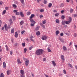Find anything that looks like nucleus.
Here are the masks:
<instances>
[{
    "label": "nucleus",
    "mask_w": 77,
    "mask_h": 77,
    "mask_svg": "<svg viewBox=\"0 0 77 77\" xmlns=\"http://www.w3.org/2000/svg\"><path fill=\"white\" fill-rule=\"evenodd\" d=\"M43 50L41 49H38L35 52V53L37 54V55H38V56H39V55H41V54H42V53H43Z\"/></svg>",
    "instance_id": "f257e3e1"
},
{
    "label": "nucleus",
    "mask_w": 77,
    "mask_h": 77,
    "mask_svg": "<svg viewBox=\"0 0 77 77\" xmlns=\"http://www.w3.org/2000/svg\"><path fill=\"white\" fill-rule=\"evenodd\" d=\"M69 21H66L65 22V23L66 24H68L71 23V21H72V18H71V17H69Z\"/></svg>",
    "instance_id": "f03ea898"
},
{
    "label": "nucleus",
    "mask_w": 77,
    "mask_h": 77,
    "mask_svg": "<svg viewBox=\"0 0 77 77\" xmlns=\"http://www.w3.org/2000/svg\"><path fill=\"white\" fill-rule=\"evenodd\" d=\"M29 60L28 59H26L25 62V64L26 66H28L29 65Z\"/></svg>",
    "instance_id": "7ed1b4c3"
},
{
    "label": "nucleus",
    "mask_w": 77,
    "mask_h": 77,
    "mask_svg": "<svg viewBox=\"0 0 77 77\" xmlns=\"http://www.w3.org/2000/svg\"><path fill=\"white\" fill-rule=\"evenodd\" d=\"M61 59H62V62H64V61H65V57H64V56L62 55L61 56Z\"/></svg>",
    "instance_id": "20e7f679"
},
{
    "label": "nucleus",
    "mask_w": 77,
    "mask_h": 77,
    "mask_svg": "<svg viewBox=\"0 0 77 77\" xmlns=\"http://www.w3.org/2000/svg\"><path fill=\"white\" fill-rule=\"evenodd\" d=\"M47 39V37L46 36H43L42 37V40H46Z\"/></svg>",
    "instance_id": "39448f33"
},
{
    "label": "nucleus",
    "mask_w": 77,
    "mask_h": 77,
    "mask_svg": "<svg viewBox=\"0 0 77 77\" xmlns=\"http://www.w3.org/2000/svg\"><path fill=\"white\" fill-rule=\"evenodd\" d=\"M4 26L5 27V30H8V29L10 28V27H7V25L6 24Z\"/></svg>",
    "instance_id": "423d86ee"
},
{
    "label": "nucleus",
    "mask_w": 77,
    "mask_h": 77,
    "mask_svg": "<svg viewBox=\"0 0 77 77\" xmlns=\"http://www.w3.org/2000/svg\"><path fill=\"white\" fill-rule=\"evenodd\" d=\"M20 74H21V75H24L25 74L24 71V70H20Z\"/></svg>",
    "instance_id": "0eeeda50"
},
{
    "label": "nucleus",
    "mask_w": 77,
    "mask_h": 77,
    "mask_svg": "<svg viewBox=\"0 0 77 77\" xmlns=\"http://www.w3.org/2000/svg\"><path fill=\"white\" fill-rule=\"evenodd\" d=\"M29 20L31 23H32L34 24H35L36 23V22L34 21V20L33 19H30Z\"/></svg>",
    "instance_id": "6e6552de"
},
{
    "label": "nucleus",
    "mask_w": 77,
    "mask_h": 77,
    "mask_svg": "<svg viewBox=\"0 0 77 77\" xmlns=\"http://www.w3.org/2000/svg\"><path fill=\"white\" fill-rule=\"evenodd\" d=\"M17 62L18 64H21L22 63V62L20 61V59H18L17 60Z\"/></svg>",
    "instance_id": "1a4fd4ad"
},
{
    "label": "nucleus",
    "mask_w": 77,
    "mask_h": 77,
    "mask_svg": "<svg viewBox=\"0 0 77 77\" xmlns=\"http://www.w3.org/2000/svg\"><path fill=\"white\" fill-rule=\"evenodd\" d=\"M20 16L22 17H24V14H23V13L22 12H20Z\"/></svg>",
    "instance_id": "9d476101"
},
{
    "label": "nucleus",
    "mask_w": 77,
    "mask_h": 77,
    "mask_svg": "<svg viewBox=\"0 0 77 77\" xmlns=\"http://www.w3.org/2000/svg\"><path fill=\"white\" fill-rule=\"evenodd\" d=\"M34 17H35V14H31L30 17V19H32Z\"/></svg>",
    "instance_id": "9b49d317"
},
{
    "label": "nucleus",
    "mask_w": 77,
    "mask_h": 77,
    "mask_svg": "<svg viewBox=\"0 0 77 77\" xmlns=\"http://www.w3.org/2000/svg\"><path fill=\"white\" fill-rule=\"evenodd\" d=\"M3 68H5V67L6 66V64L5 62H3Z\"/></svg>",
    "instance_id": "f8f14e48"
},
{
    "label": "nucleus",
    "mask_w": 77,
    "mask_h": 77,
    "mask_svg": "<svg viewBox=\"0 0 77 77\" xmlns=\"http://www.w3.org/2000/svg\"><path fill=\"white\" fill-rule=\"evenodd\" d=\"M52 63L53 65V66H56V63H55V61H52Z\"/></svg>",
    "instance_id": "ddd939ff"
},
{
    "label": "nucleus",
    "mask_w": 77,
    "mask_h": 77,
    "mask_svg": "<svg viewBox=\"0 0 77 77\" xmlns=\"http://www.w3.org/2000/svg\"><path fill=\"white\" fill-rule=\"evenodd\" d=\"M7 75H9L11 74V71L9 70H8L7 72Z\"/></svg>",
    "instance_id": "4468645a"
},
{
    "label": "nucleus",
    "mask_w": 77,
    "mask_h": 77,
    "mask_svg": "<svg viewBox=\"0 0 77 77\" xmlns=\"http://www.w3.org/2000/svg\"><path fill=\"white\" fill-rule=\"evenodd\" d=\"M59 33H60L59 31H57L56 32V36H58V35Z\"/></svg>",
    "instance_id": "2eb2a0df"
},
{
    "label": "nucleus",
    "mask_w": 77,
    "mask_h": 77,
    "mask_svg": "<svg viewBox=\"0 0 77 77\" xmlns=\"http://www.w3.org/2000/svg\"><path fill=\"white\" fill-rule=\"evenodd\" d=\"M18 33H17V32H15V38H17L18 37Z\"/></svg>",
    "instance_id": "dca6fc26"
},
{
    "label": "nucleus",
    "mask_w": 77,
    "mask_h": 77,
    "mask_svg": "<svg viewBox=\"0 0 77 77\" xmlns=\"http://www.w3.org/2000/svg\"><path fill=\"white\" fill-rule=\"evenodd\" d=\"M36 34L37 35L39 36V35H40V34H41V33H40L39 31H38L36 32Z\"/></svg>",
    "instance_id": "f3484780"
},
{
    "label": "nucleus",
    "mask_w": 77,
    "mask_h": 77,
    "mask_svg": "<svg viewBox=\"0 0 77 77\" xmlns=\"http://www.w3.org/2000/svg\"><path fill=\"white\" fill-rule=\"evenodd\" d=\"M11 33H14V29L13 28L11 30Z\"/></svg>",
    "instance_id": "a211bd4d"
},
{
    "label": "nucleus",
    "mask_w": 77,
    "mask_h": 77,
    "mask_svg": "<svg viewBox=\"0 0 77 77\" xmlns=\"http://www.w3.org/2000/svg\"><path fill=\"white\" fill-rule=\"evenodd\" d=\"M63 49L64 50V51H66V47L65 46H63Z\"/></svg>",
    "instance_id": "6ab92c4d"
},
{
    "label": "nucleus",
    "mask_w": 77,
    "mask_h": 77,
    "mask_svg": "<svg viewBox=\"0 0 77 77\" xmlns=\"http://www.w3.org/2000/svg\"><path fill=\"white\" fill-rule=\"evenodd\" d=\"M66 21L65 20H63L62 21V25H65V23Z\"/></svg>",
    "instance_id": "aec40b11"
},
{
    "label": "nucleus",
    "mask_w": 77,
    "mask_h": 77,
    "mask_svg": "<svg viewBox=\"0 0 77 77\" xmlns=\"http://www.w3.org/2000/svg\"><path fill=\"white\" fill-rule=\"evenodd\" d=\"M39 28H40V26H38L36 27L35 28V30H38L39 29Z\"/></svg>",
    "instance_id": "412c9836"
},
{
    "label": "nucleus",
    "mask_w": 77,
    "mask_h": 77,
    "mask_svg": "<svg viewBox=\"0 0 77 77\" xmlns=\"http://www.w3.org/2000/svg\"><path fill=\"white\" fill-rule=\"evenodd\" d=\"M46 23V20H44L42 21V24H45Z\"/></svg>",
    "instance_id": "4be33fe9"
},
{
    "label": "nucleus",
    "mask_w": 77,
    "mask_h": 77,
    "mask_svg": "<svg viewBox=\"0 0 77 77\" xmlns=\"http://www.w3.org/2000/svg\"><path fill=\"white\" fill-rule=\"evenodd\" d=\"M52 6V4L51 3H50L49 5H48V7H49V8H51V6Z\"/></svg>",
    "instance_id": "5701e85b"
},
{
    "label": "nucleus",
    "mask_w": 77,
    "mask_h": 77,
    "mask_svg": "<svg viewBox=\"0 0 77 77\" xmlns=\"http://www.w3.org/2000/svg\"><path fill=\"white\" fill-rule=\"evenodd\" d=\"M0 77H4V74H3V73H2L1 74Z\"/></svg>",
    "instance_id": "b1692460"
},
{
    "label": "nucleus",
    "mask_w": 77,
    "mask_h": 77,
    "mask_svg": "<svg viewBox=\"0 0 77 77\" xmlns=\"http://www.w3.org/2000/svg\"><path fill=\"white\" fill-rule=\"evenodd\" d=\"M59 13H57L55 14L54 15L55 17H58L59 16Z\"/></svg>",
    "instance_id": "393cba45"
},
{
    "label": "nucleus",
    "mask_w": 77,
    "mask_h": 77,
    "mask_svg": "<svg viewBox=\"0 0 77 77\" xmlns=\"http://www.w3.org/2000/svg\"><path fill=\"white\" fill-rule=\"evenodd\" d=\"M56 22L57 23H59V20L58 19H56Z\"/></svg>",
    "instance_id": "a878e982"
},
{
    "label": "nucleus",
    "mask_w": 77,
    "mask_h": 77,
    "mask_svg": "<svg viewBox=\"0 0 77 77\" xmlns=\"http://www.w3.org/2000/svg\"><path fill=\"white\" fill-rule=\"evenodd\" d=\"M23 24H24V21H22L20 22V25H23Z\"/></svg>",
    "instance_id": "bb28decb"
},
{
    "label": "nucleus",
    "mask_w": 77,
    "mask_h": 77,
    "mask_svg": "<svg viewBox=\"0 0 77 77\" xmlns=\"http://www.w3.org/2000/svg\"><path fill=\"white\" fill-rule=\"evenodd\" d=\"M6 10H4L2 12V15H5L6 14Z\"/></svg>",
    "instance_id": "cd10ccee"
},
{
    "label": "nucleus",
    "mask_w": 77,
    "mask_h": 77,
    "mask_svg": "<svg viewBox=\"0 0 77 77\" xmlns=\"http://www.w3.org/2000/svg\"><path fill=\"white\" fill-rule=\"evenodd\" d=\"M5 47L6 48V50L7 51H9V48H8V47L7 45H5Z\"/></svg>",
    "instance_id": "c85d7f7f"
},
{
    "label": "nucleus",
    "mask_w": 77,
    "mask_h": 77,
    "mask_svg": "<svg viewBox=\"0 0 77 77\" xmlns=\"http://www.w3.org/2000/svg\"><path fill=\"white\" fill-rule=\"evenodd\" d=\"M30 14H31V13H30V12L29 11L27 13V15H30Z\"/></svg>",
    "instance_id": "c756f323"
},
{
    "label": "nucleus",
    "mask_w": 77,
    "mask_h": 77,
    "mask_svg": "<svg viewBox=\"0 0 77 77\" xmlns=\"http://www.w3.org/2000/svg\"><path fill=\"white\" fill-rule=\"evenodd\" d=\"M63 73L64 74H66V70L64 69L63 71Z\"/></svg>",
    "instance_id": "7c9ffc66"
},
{
    "label": "nucleus",
    "mask_w": 77,
    "mask_h": 77,
    "mask_svg": "<svg viewBox=\"0 0 77 77\" xmlns=\"http://www.w3.org/2000/svg\"><path fill=\"white\" fill-rule=\"evenodd\" d=\"M13 8H16L17 7V5L15 4L13 5Z\"/></svg>",
    "instance_id": "2f4dec72"
},
{
    "label": "nucleus",
    "mask_w": 77,
    "mask_h": 77,
    "mask_svg": "<svg viewBox=\"0 0 77 77\" xmlns=\"http://www.w3.org/2000/svg\"><path fill=\"white\" fill-rule=\"evenodd\" d=\"M48 52H51V50H50V48H48Z\"/></svg>",
    "instance_id": "473e14b6"
},
{
    "label": "nucleus",
    "mask_w": 77,
    "mask_h": 77,
    "mask_svg": "<svg viewBox=\"0 0 77 77\" xmlns=\"http://www.w3.org/2000/svg\"><path fill=\"white\" fill-rule=\"evenodd\" d=\"M10 24H12V19H11L10 20Z\"/></svg>",
    "instance_id": "72a5a7b5"
},
{
    "label": "nucleus",
    "mask_w": 77,
    "mask_h": 77,
    "mask_svg": "<svg viewBox=\"0 0 77 77\" xmlns=\"http://www.w3.org/2000/svg\"><path fill=\"white\" fill-rule=\"evenodd\" d=\"M73 11H74V10L72 9H71L70 10V12L71 13Z\"/></svg>",
    "instance_id": "f704fd0d"
},
{
    "label": "nucleus",
    "mask_w": 77,
    "mask_h": 77,
    "mask_svg": "<svg viewBox=\"0 0 77 77\" xmlns=\"http://www.w3.org/2000/svg\"><path fill=\"white\" fill-rule=\"evenodd\" d=\"M33 46H32L31 47H30L29 48V50H32V48H33Z\"/></svg>",
    "instance_id": "c9c22d12"
},
{
    "label": "nucleus",
    "mask_w": 77,
    "mask_h": 77,
    "mask_svg": "<svg viewBox=\"0 0 77 77\" xmlns=\"http://www.w3.org/2000/svg\"><path fill=\"white\" fill-rule=\"evenodd\" d=\"M24 53H26V51H27V48H25L24 49Z\"/></svg>",
    "instance_id": "e433bc0d"
},
{
    "label": "nucleus",
    "mask_w": 77,
    "mask_h": 77,
    "mask_svg": "<svg viewBox=\"0 0 77 77\" xmlns=\"http://www.w3.org/2000/svg\"><path fill=\"white\" fill-rule=\"evenodd\" d=\"M60 36H63V32L61 33L60 34Z\"/></svg>",
    "instance_id": "4c0bfd02"
},
{
    "label": "nucleus",
    "mask_w": 77,
    "mask_h": 77,
    "mask_svg": "<svg viewBox=\"0 0 77 77\" xmlns=\"http://www.w3.org/2000/svg\"><path fill=\"white\" fill-rule=\"evenodd\" d=\"M47 0H44V4H46V3H47Z\"/></svg>",
    "instance_id": "58836bf2"
},
{
    "label": "nucleus",
    "mask_w": 77,
    "mask_h": 77,
    "mask_svg": "<svg viewBox=\"0 0 77 77\" xmlns=\"http://www.w3.org/2000/svg\"><path fill=\"white\" fill-rule=\"evenodd\" d=\"M24 32H25V31L24 30H23L21 32V34H23Z\"/></svg>",
    "instance_id": "ea45409f"
},
{
    "label": "nucleus",
    "mask_w": 77,
    "mask_h": 77,
    "mask_svg": "<svg viewBox=\"0 0 77 77\" xmlns=\"http://www.w3.org/2000/svg\"><path fill=\"white\" fill-rule=\"evenodd\" d=\"M61 18L63 20L64 19V18H65V16H63V15L62 16H61Z\"/></svg>",
    "instance_id": "a19ab883"
},
{
    "label": "nucleus",
    "mask_w": 77,
    "mask_h": 77,
    "mask_svg": "<svg viewBox=\"0 0 77 77\" xmlns=\"http://www.w3.org/2000/svg\"><path fill=\"white\" fill-rule=\"evenodd\" d=\"M26 45V43H24L22 44V45L23 47H24Z\"/></svg>",
    "instance_id": "79ce46f5"
},
{
    "label": "nucleus",
    "mask_w": 77,
    "mask_h": 77,
    "mask_svg": "<svg viewBox=\"0 0 77 77\" xmlns=\"http://www.w3.org/2000/svg\"><path fill=\"white\" fill-rule=\"evenodd\" d=\"M60 7H63V6H64V4H62L60 5Z\"/></svg>",
    "instance_id": "37998d69"
},
{
    "label": "nucleus",
    "mask_w": 77,
    "mask_h": 77,
    "mask_svg": "<svg viewBox=\"0 0 77 77\" xmlns=\"http://www.w3.org/2000/svg\"><path fill=\"white\" fill-rule=\"evenodd\" d=\"M44 11V9H41V10H40V12H43V11Z\"/></svg>",
    "instance_id": "c03bdc74"
},
{
    "label": "nucleus",
    "mask_w": 77,
    "mask_h": 77,
    "mask_svg": "<svg viewBox=\"0 0 77 77\" xmlns=\"http://www.w3.org/2000/svg\"><path fill=\"white\" fill-rule=\"evenodd\" d=\"M16 15H20V13L18 12H17L16 13Z\"/></svg>",
    "instance_id": "a18cd8bd"
},
{
    "label": "nucleus",
    "mask_w": 77,
    "mask_h": 77,
    "mask_svg": "<svg viewBox=\"0 0 77 77\" xmlns=\"http://www.w3.org/2000/svg\"><path fill=\"white\" fill-rule=\"evenodd\" d=\"M2 47L0 46V52H2Z\"/></svg>",
    "instance_id": "49530a36"
},
{
    "label": "nucleus",
    "mask_w": 77,
    "mask_h": 77,
    "mask_svg": "<svg viewBox=\"0 0 77 77\" xmlns=\"http://www.w3.org/2000/svg\"><path fill=\"white\" fill-rule=\"evenodd\" d=\"M14 12H18V10H14L13 11Z\"/></svg>",
    "instance_id": "de8ad7c7"
},
{
    "label": "nucleus",
    "mask_w": 77,
    "mask_h": 77,
    "mask_svg": "<svg viewBox=\"0 0 77 77\" xmlns=\"http://www.w3.org/2000/svg\"><path fill=\"white\" fill-rule=\"evenodd\" d=\"M20 1L21 3H24V0H20Z\"/></svg>",
    "instance_id": "09e8293b"
},
{
    "label": "nucleus",
    "mask_w": 77,
    "mask_h": 77,
    "mask_svg": "<svg viewBox=\"0 0 77 77\" xmlns=\"http://www.w3.org/2000/svg\"><path fill=\"white\" fill-rule=\"evenodd\" d=\"M69 65L70 67H71V68H72V66L71 64H69Z\"/></svg>",
    "instance_id": "8fccbe9b"
},
{
    "label": "nucleus",
    "mask_w": 77,
    "mask_h": 77,
    "mask_svg": "<svg viewBox=\"0 0 77 77\" xmlns=\"http://www.w3.org/2000/svg\"><path fill=\"white\" fill-rule=\"evenodd\" d=\"M42 27H43V29H45V26L44 25H43L42 26Z\"/></svg>",
    "instance_id": "3c124183"
},
{
    "label": "nucleus",
    "mask_w": 77,
    "mask_h": 77,
    "mask_svg": "<svg viewBox=\"0 0 77 77\" xmlns=\"http://www.w3.org/2000/svg\"><path fill=\"white\" fill-rule=\"evenodd\" d=\"M73 17H77V14H73Z\"/></svg>",
    "instance_id": "603ef678"
},
{
    "label": "nucleus",
    "mask_w": 77,
    "mask_h": 77,
    "mask_svg": "<svg viewBox=\"0 0 77 77\" xmlns=\"http://www.w3.org/2000/svg\"><path fill=\"white\" fill-rule=\"evenodd\" d=\"M75 49L77 50V45H75Z\"/></svg>",
    "instance_id": "864d4df0"
},
{
    "label": "nucleus",
    "mask_w": 77,
    "mask_h": 77,
    "mask_svg": "<svg viewBox=\"0 0 77 77\" xmlns=\"http://www.w3.org/2000/svg\"><path fill=\"white\" fill-rule=\"evenodd\" d=\"M10 54H11V55H12V51H11L10 52Z\"/></svg>",
    "instance_id": "5fc2aeb1"
},
{
    "label": "nucleus",
    "mask_w": 77,
    "mask_h": 77,
    "mask_svg": "<svg viewBox=\"0 0 77 77\" xmlns=\"http://www.w3.org/2000/svg\"><path fill=\"white\" fill-rule=\"evenodd\" d=\"M40 18H43V15H41L39 16Z\"/></svg>",
    "instance_id": "6e6d98bb"
},
{
    "label": "nucleus",
    "mask_w": 77,
    "mask_h": 77,
    "mask_svg": "<svg viewBox=\"0 0 77 77\" xmlns=\"http://www.w3.org/2000/svg\"><path fill=\"white\" fill-rule=\"evenodd\" d=\"M64 12H65V11H64V10H63L61 11V14H63V13Z\"/></svg>",
    "instance_id": "4d7b16f0"
},
{
    "label": "nucleus",
    "mask_w": 77,
    "mask_h": 77,
    "mask_svg": "<svg viewBox=\"0 0 77 77\" xmlns=\"http://www.w3.org/2000/svg\"><path fill=\"white\" fill-rule=\"evenodd\" d=\"M20 77H25V76H24V75H21Z\"/></svg>",
    "instance_id": "13d9d810"
},
{
    "label": "nucleus",
    "mask_w": 77,
    "mask_h": 77,
    "mask_svg": "<svg viewBox=\"0 0 77 77\" xmlns=\"http://www.w3.org/2000/svg\"><path fill=\"white\" fill-rule=\"evenodd\" d=\"M5 9H6V10H8V9H9V7H5Z\"/></svg>",
    "instance_id": "bf43d9fd"
},
{
    "label": "nucleus",
    "mask_w": 77,
    "mask_h": 77,
    "mask_svg": "<svg viewBox=\"0 0 77 77\" xmlns=\"http://www.w3.org/2000/svg\"><path fill=\"white\" fill-rule=\"evenodd\" d=\"M3 4V2L2 1H0V5H2Z\"/></svg>",
    "instance_id": "052dcab7"
},
{
    "label": "nucleus",
    "mask_w": 77,
    "mask_h": 77,
    "mask_svg": "<svg viewBox=\"0 0 77 77\" xmlns=\"http://www.w3.org/2000/svg\"><path fill=\"white\" fill-rule=\"evenodd\" d=\"M34 26V24L31 23V26Z\"/></svg>",
    "instance_id": "680f3d73"
},
{
    "label": "nucleus",
    "mask_w": 77,
    "mask_h": 77,
    "mask_svg": "<svg viewBox=\"0 0 77 77\" xmlns=\"http://www.w3.org/2000/svg\"><path fill=\"white\" fill-rule=\"evenodd\" d=\"M40 25L41 26H42L43 25V23L42 24V23H40Z\"/></svg>",
    "instance_id": "e2e57ef3"
},
{
    "label": "nucleus",
    "mask_w": 77,
    "mask_h": 77,
    "mask_svg": "<svg viewBox=\"0 0 77 77\" xmlns=\"http://www.w3.org/2000/svg\"><path fill=\"white\" fill-rule=\"evenodd\" d=\"M43 61H45L46 60V59L45 58H43Z\"/></svg>",
    "instance_id": "0e129e2a"
},
{
    "label": "nucleus",
    "mask_w": 77,
    "mask_h": 77,
    "mask_svg": "<svg viewBox=\"0 0 77 77\" xmlns=\"http://www.w3.org/2000/svg\"><path fill=\"white\" fill-rule=\"evenodd\" d=\"M12 17L13 18H14V19H15V17L14 16H12Z\"/></svg>",
    "instance_id": "69168bd1"
},
{
    "label": "nucleus",
    "mask_w": 77,
    "mask_h": 77,
    "mask_svg": "<svg viewBox=\"0 0 77 77\" xmlns=\"http://www.w3.org/2000/svg\"><path fill=\"white\" fill-rule=\"evenodd\" d=\"M4 29H5V28H4V27H2V29L3 30H4Z\"/></svg>",
    "instance_id": "338daca9"
},
{
    "label": "nucleus",
    "mask_w": 77,
    "mask_h": 77,
    "mask_svg": "<svg viewBox=\"0 0 77 77\" xmlns=\"http://www.w3.org/2000/svg\"><path fill=\"white\" fill-rule=\"evenodd\" d=\"M45 77H48V75H46V74H45Z\"/></svg>",
    "instance_id": "774afa93"
}]
</instances>
